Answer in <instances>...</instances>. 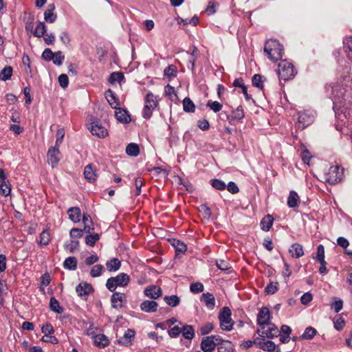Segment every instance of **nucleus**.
<instances>
[{"mask_svg":"<svg viewBox=\"0 0 352 352\" xmlns=\"http://www.w3.org/2000/svg\"><path fill=\"white\" fill-rule=\"evenodd\" d=\"M217 352H232L233 351V345L231 342H221L219 344H217Z\"/></svg>","mask_w":352,"mask_h":352,"instance_id":"33","label":"nucleus"},{"mask_svg":"<svg viewBox=\"0 0 352 352\" xmlns=\"http://www.w3.org/2000/svg\"><path fill=\"white\" fill-rule=\"evenodd\" d=\"M199 56V52L196 47H194L192 52L190 54V57L188 60V68H190L192 72L195 73V60Z\"/></svg>","mask_w":352,"mask_h":352,"instance_id":"30","label":"nucleus"},{"mask_svg":"<svg viewBox=\"0 0 352 352\" xmlns=\"http://www.w3.org/2000/svg\"><path fill=\"white\" fill-rule=\"evenodd\" d=\"M99 239L100 236L98 234H90L85 237V243L87 245L93 247Z\"/></svg>","mask_w":352,"mask_h":352,"instance_id":"49","label":"nucleus"},{"mask_svg":"<svg viewBox=\"0 0 352 352\" xmlns=\"http://www.w3.org/2000/svg\"><path fill=\"white\" fill-rule=\"evenodd\" d=\"M54 53L50 49L47 48L42 54V58L45 60L50 61L54 59Z\"/></svg>","mask_w":352,"mask_h":352,"instance_id":"56","label":"nucleus"},{"mask_svg":"<svg viewBox=\"0 0 352 352\" xmlns=\"http://www.w3.org/2000/svg\"><path fill=\"white\" fill-rule=\"evenodd\" d=\"M317 333V331L312 327H308L305 329L304 333L300 336V338L302 340H311L312 339Z\"/></svg>","mask_w":352,"mask_h":352,"instance_id":"40","label":"nucleus"},{"mask_svg":"<svg viewBox=\"0 0 352 352\" xmlns=\"http://www.w3.org/2000/svg\"><path fill=\"white\" fill-rule=\"evenodd\" d=\"M60 151L58 146L50 147L47 151V161L52 168H54L58 163Z\"/></svg>","mask_w":352,"mask_h":352,"instance_id":"12","label":"nucleus"},{"mask_svg":"<svg viewBox=\"0 0 352 352\" xmlns=\"http://www.w3.org/2000/svg\"><path fill=\"white\" fill-rule=\"evenodd\" d=\"M313 299V296L310 292L305 293L300 298V301L302 305L309 304Z\"/></svg>","mask_w":352,"mask_h":352,"instance_id":"62","label":"nucleus"},{"mask_svg":"<svg viewBox=\"0 0 352 352\" xmlns=\"http://www.w3.org/2000/svg\"><path fill=\"white\" fill-rule=\"evenodd\" d=\"M124 78V75L122 72H113L109 78L110 83H114L115 82H120Z\"/></svg>","mask_w":352,"mask_h":352,"instance_id":"52","label":"nucleus"},{"mask_svg":"<svg viewBox=\"0 0 352 352\" xmlns=\"http://www.w3.org/2000/svg\"><path fill=\"white\" fill-rule=\"evenodd\" d=\"M63 267L69 270H75L77 268V259L74 256L67 258L63 263Z\"/></svg>","mask_w":352,"mask_h":352,"instance_id":"32","label":"nucleus"},{"mask_svg":"<svg viewBox=\"0 0 352 352\" xmlns=\"http://www.w3.org/2000/svg\"><path fill=\"white\" fill-rule=\"evenodd\" d=\"M344 170L338 166H332L325 175V180L330 184H336L342 181Z\"/></svg>","mask_w":352,"mask_h":352,"instance_id":"6","label":"nucleus"},{"mask_svg":"<svg viewBox=\"0 0 352 352\" xmlns=\"http://www.w3.org/2000/svg\"><path fill=\"white\" fill-rule=\"evenodd\" d=\"M252 83L254 87L261 90L263 89V76L261 74H254L252 78Z\"/></svg>","mask_w":352,"mask_h":352,"instance_id":"44","label":"nucleus"},{"mask_svg":"<svg viewBox=\"0 0 352 352\" xmlns=\"http://www.w3.org/2000/svg\"><path fill=\"white\" fill-rule=\"evenodd\" d=\"M67 214L72 221L76 223L80 221L81 212L79 208L72 207L69 208Z\"/></svg>","mask_w":352,"mask_h":352,"instance_id":"24","label":"nucleus"},{"mask_svg":"<svg viewBox=\"0 0 352 352\" xmlns=\"http://www.w3.org/2000/svg\"><path fill=\"white\" fill-rule=\"evenodd\" d=\"M277 72L280 81L292 79L296 74L293 64L287 60H283L279 63Z\"/></svg>","mask_w":352,"mask_h":352,"instance_id":"3","label":"nucleus"},{"mask_svg":"<svg viewBox=\"0 0 352 352\" xmlns=\"http://www.w3.org/2000/svg\"><path fill=\"white\" fill-rule=\"evenodd\" d=\"M289 253L291 254L292 257L300 258L303 256L304 251L302 245L299 243L293 244L289 250Z\"/></svg>","mask_w":352,"mask_h":352,"instance_id":"25","label":"nucleus"},{"mask_svg":"<svg viewBox=\"0 0 352 352\" xmlns=\"http://www.w3.org/2000/svg\"><path fill=\"white\" fill-rule=\"evenodd\" d=\"M219 342H214L210 336L203 338L201 342V349L204 352H212Z\"/></svg>","mask_w":352,"mask_h":352,"instance_id":"15","label":"nucleus"},{"mask_svg":"<svg viewBox=\"0 0 352 352\" xmlns=\"http://www.w3.org/2000/svg\"><path fill=\"white\" fill-rule=\"evenodd\" d=\"M214 327L212 323L208 322L201 326L199 329L201 335H207L212 331Z\"/></svg>","mask_w":352,"mask_h":352,"instance_id":"54","label":"nucleus"},{"mask_svg":"<svg viewBox=\"0 0 352 352\" xmlns=\"http://www.w3.org/2000/svg\"><path fill=\"white\" fill-rule=\"evenodd\" d=\"M115 116L116 119L122 123H129L131 122V116L128 113V111L122 108L118 107L116 109Z\"/></svg>","mask_w":352,"mask_h":352,"instance_id":"16","label":"nucleus"},{"mask_svg":"<svg viewBox=\"0 0 352 352\" xmlns=\"http://www.w3.org/2000/svg\"><path fill=\"white\" fill-rule=\"evenodd\" d=\"M54 58L52 60L53 61L54 64L56 65H61L63 63V61L65 59V56L63 54V52L61 51H58L54 53Z\"/></svg>","mask_w":352,"mask_h":352,"instance_id":"53","label":"nucleus"},{"mask_svg":"<svg viewBox=\"0 0 352 352\" xmlns=\"http://www.w3.org/2000/svg\"><path fill=\"white\" fill-rule=\"evenodd\" d=\"M314 122V116L307 112H300L297 122L298 129H304Z\"/></svg>","mask_w":352,"mask_h":352,"instance_id":"8","label":"nucleus"},{"mask_svg":"<svg viewBox=\"0 0 352 352\" xmlns=\"http://www.w3.org/2000/svg\"><path fill=\"white\" fill-rule=\"evenodd\" d=\"M184 111L188 113H193L195 111V105L190 98L186 97L183 100Z\"/></svg>","mask_w":352,"mask_h":352,"instance_id":"36","label":"nucleus"},{"mask_svg":"<svg viewBox=\"0 0 352 352\" xmlns=\"http://www.w3.org/2000/svg\"><path fill=\"white\" fill-rule=\"evenodd\" d=\"M276 347V345L274 344V342L270 340H267L263 342L261 349L263 351H267L269 352H273L275 351Z\"/></svg>","mask_w":352,"mask_h":352,"instance_id":"51","label":"nucleus"},{"mask_svg":"<svg viewBox=\"0 0 352 352\" xmlns=\"http://www.w3.org/2000/svg\"><path fill=\"white\" fill-rule=\"evenodd\" d=\"M343 307V301L341 299L334 301L331 304V309L334 310L336 313H338Z\"/></svg>","mask_w":352,"mask_h":352,"instance_id":"63","label":"nucleus"},{"mask_svg":"<svg viewBox=\"0 0 352 352\" xmlns=\"http://www.w3.org/2000/svg\"><path fill=\"white\" fill-rule=\"evenodd\" d=\"M126 153L128 155L136 157L140 153L139 146L135 143H130L126 148Z\"/></svg>","mask_w":352,"mask_h":352,"instance_id":"35","label":"nucleus"},{"mask_svg":"<svg viewBox=\"0 0 352 352\" xmlns=\"http://www.w3.org/2000/svg\"><path fill=\"white\" fill-rule=\"evenodd\" d=\"M216 265L217 267L222 271H226L230 268V263L223 260H217Z\"/></svg>","mask_w":352,"mask_h":352,"instance_id":"58","label":"nucleus"},{"mask_svg":"<svg viewBox=\"0 0 352 352\" xmlns=\"http://www.w3.org/2000/svg\"><path fill=\"white\" fill-rule=\"evenodd\" d=\"M274 218L270 214L265 216L261 221V229L264 231H268L272 226Z\"/></svg>","mask_w":352,"mask_h":352,"instance_id":"27","label":"nucleus"},{"mask_svg":"<svg viewBox=\"0 0 352 352\" xmlns=\"http://www.w3.org/2000/svg\"><path fill=\"white\" fill-rule=\"evenodd\" d=\"M164 300L167 305L173 307L177 306L180 302V298L177 295L165 296Z\"/></svg>","mask_w":352,"mask_h":352,"instance_id":"39","label":"nucleus"},{"mask_svg":"<svg viewBox=\"0 0 352 352\" xmlns=\"http://www.w3.org/2000/svg\"><path fill=\"white\" fill-rule=\"evenodd\" d=\"M85 178L89 182H94L96 180L97 175L96 169L94 168L92 164H88L85 166L84 170Z\"/></svg>","mask_w":352,"mask_h":352,"instance_id":"19","label":"nucleus"},{"mask_svg":"<svg viewBox=\"0 0 352 352\" xmlns=\"http://www.w3.org/2000/svg\"><path fill=\"white\" fill-rule=\"evenodd\" d=\"M58 82L62 88H66L69 84L68 76L66 74H60L58 77Z\"/></svg>","mask_w":352,"mask_h":352,"instance_id":"59","label":"nucleus"},{"mask_svg":"<svg viewBox=\"0 0 352 352\" xmlns=\"http://www.w3.org/2000/svg\"><path fill=\"white\" fill-rule=\"evenodd\" d=\"M183 336L187 340H192L195 337V331L191 325L186 324L182 329Z\"/></svg>","mask_w":352,"mask_h":352,"instance_id":"31","label":"nucleus"},{"mask_svg":"<svg viewBox=\"0 0 352 352\" xmlns=\"http://www.w3.org/2000/svg\"><path fill=\"white\" fill-rule=\"evenodd\" d=\"M267 325L269 326L268 329L266 331H263L262 334L265 335L268 338H274L280 336V331L274 324L270 322Z\"/></svg>","mask_w":352,"mask_h":352,"instance_id":"20","label":"nucleus"},{"mask_svg":"<svg viewBox=\"0 0 352 352\" xmlns=\"http://www.w3.org/2000/svg\"><path fill=\"white\" fill-rule=\"evenodd\" d=\"M244 111L241 106H239L236 109L233 110L232 114L228 116V120H241L244 118Z\"/></svg>","mask_w":352,"mask_h":352,"instance_id":"34","label":"nucleus"},{"mask_svg":"<svg viewBox=\"0 0 352 352\" xmlns=\"http://www.w3.org/2000/svg\"><path fill=\"white\" fill-rule=\"evenodd\" d=\"M65 136V130L63 129H59L56 131V140L55 143V146L59 147L60 144L63 142V138Z\"/></svg>","mask_w":352,"mask_h":352,"instance_id":"57","label":"nucleus"},{"mask_svg":"<svg viewBox=\"0 0 352 352\" xmlns=\"http://www.w3.org/2000/svg\"><path fill=\"white\" fill-rule=\"evenodd\" d=\"M104 270L103 265L98 264L92 267L90 271V276L93 278L98 277L102 274Z\"/></svg>","mask_w":352,"mask_h":352,"instance_id":"46","label":"nucleus"},{"mask_svg":"<svg viewBox=\"0 0 352 352\" xmlns=\"http://www.w3.org/2000/svg\"><path fill=\"white\" fill-rule=\"evenodd\" d=\"M76 292L80 297L86 300L89 294L94 292V288L91 284L82 282L76 286Z\"/></svg>","mask_w":352,"mask_h":352,"instance_id":"10","label":"nucleus"},{"mask_svg":"<svg viewBox=\"0 0 352 352\" xmlns=\"http://www.w3.org/2000/svg\"><path fill=\"white\" fill-rule=\"evenodd\" d=\"M157 307V302L154 300H144L140 305L141 309L147 313L155 312Z\"/></svg>","mask_w":352,"mask_h":352,"instance_id":"18","label":"nucleus"},{"mask_svg":"<svg viewBox=\"0 0 352 352\" xmlns=\"http://www.w3.org/2000/svg\"><path fill=\"white\" fill-rule=\"evenodd\" d=\"M134 337L135 331L129 329L125 331L124 336L118 340V342L119 344L127 346L131 343Z\"/></svg>","mask_w":352,"mask_h":352,"instance_id":"21","label":"nucleus"},{"mask_svg":"<svg viewBox=\"0 0 352 352\" xmlns=\"http://www.w3.org/2000/svg\"><path fill=\"white\" fill-rule=\"evenodd\" d=\"M12 71L11 66L5 67L0 72V80L3 81L9 80L12 75Z\"/></svg>","mask_w":352,"mask_h":352,"instance_id":"41","label":"nucleus"},{"mask_svg":"<svg viewBox=\"0 0 352 352\" xmlns=\"http://www.w3.org/2000/svg\"><path fill=\"white\" fill-rule=\"evenodd\" d=\"M341 83L342 87L338 89L336 87L333 88V91H337V96L338 98H341L340 102H343V105H345L346 102H350L352 98V78L350 76H345Z\"/></svg>","mask_w":352,"mask_h":352,"instance_id":"2","label":"nucleus"},{"mask_svg":"<svg viewBox=\"0 0 352 352\" xmlns=\"http://www.w3.org/2000/svg\"><path fill=\"white\" fill-rule=\"evenodd\" d=\"M143 184H144V182H143V179L142 177H137L135 179L134 184H135V188H136V193H135L136 196L140 195L141 194V192H142L141 188L143 186Z\"/></svg>","mask_w":352,"mask_h":352,"instance_id":"60","label":"nucleus"},{"mask_svg":"<svg viewBox=\"0 0 352 352\" xmlns=\"http://www.w3.org/2000/svg\"><path fill=\"white\" fill-rule=\"evenodd\" d=\"M50 308L52 311L57 314L63 312V308L60 306L59 302L54 297L50 298Z\"/></svg>","mask_w":352,"mask_h":352,"instance_id":"37","label":"nucleus"},{"mask_svg":"<svg viewBox=\"0 0 352 352\" xmlns=\"http://www.w3.org/2000/svg\"><path fill=\"white\" fill-rule=\"evenodd\" d=\"M54 331L52 325L50 323H47L42 327V332L45 334L44 336L47 337V335H51Z\"/></svg>","mask_w":352,"mask_h":352,"instance_id":"64","label":"nucleus"},{"mask_svg":"<svg viewBox=\"0 0 352 352\" xmlns=\"http://www.w3.org/2000/svg\"><path fill=\"white\" fill-rule=\"evenodd\" d=\"M200 300L204 302L205 305L210 309L215 306V298L212 294L207 292L202 294Z\"/></svg>","mask_w":352,"mask_h":352,"instance_id":"17","label":"nucleus"},{"mask_svg":"<svg viewBox=\"0 0 352 352\" xmlns=\"http://www.w3.org/2000/svg\"><path fill=\"white\" fill-rule=\"evenodd\" d=\"M277 290L278 283H274L272 282L269 283L265 289V291L267 294H274V293H276V292H277Z\"/></svg>","mask_w":352,"mask_h":352,"instance_id":"55","label":"nucleus"},{"mask_svg":"<svg viewBox=\"0 0 352 352\" xmlns=\"http://www.w3.org/2000/svg\"><path fill=\"white\" fill-rule=\"evenodd\" d=\"M94 338L95 344L99 347L104 348L109 343V339L104 334L96 335Z\"/></svg>","mask_w":352,"mask_h":352,"instance_id":"28","label":"nucleus"},{"mask_svg":"<svg viewBox=\"0 0 352 352\" xmlns=\"http://www.w3.org/2000/svg\"><path fill=\"white\" fill-rule=\"evenodd\" d=\"M270 318L271 313L270 309L266 307H263L258 311L257 324L263 329L265 328L264 325L270 324Z\"/></svg>","mask_w":352,"mask_h":352,"instance_id":"9","label":"nucleus"},{"mask_svg":"<svg viewBox=\"0 0 352 352\" xmlns=\"http://www.w3.org/2000/svg\"><path fill=\"white\" fill-rule=\"evenodd\" d=\"M158 102L155 96L151 92H148L145 97L144 107L142 111V116L144 118L148 119L153 114V111L157 106Z\"/></svg>","mask_w":352,"mask_h":352,"instance_id":"5","label":"nucleus"},{"mask_svg":"<svg viewBox=\"0 0 352 352\" xmlns=\"http://www.w3.org/2000/svg\"><path fill=\"white\" fill-rule=\"evenodd\" d=\"M111 305L115 309H120L124 307L123 302H126V296L123 293L114 292L111 297Z\"/></svg>","mask_w":352,"mask_h":352,"instance_id":"13","label":"nucleus"},{"mask_svg":"<svg viewBox=\"0 0 352 352\" xmlns=\"http://www.w3.org/2000/svg\"><path fill=\"white\" fill-rule=\"evenodd\" d=\"M106 267L109 272H116L121 267V261L117 258H113L107 261Z\"/></svg>","mask_w":352,"mask_h":352,"instance_id":"26","label":"nucleus"},{"mask_svg":"<svg viewBox=\"0 0 352 352\" xmlns=\"http://www.w3.org/2000/svg\"><path fill=\"white\" fill-rule=\"evenodd\" d=\"M54 9V4L52 3L48 5L47 9L45 10L44 13V19L47 22L54 23L56 21L57 16L53 12Z\"/></svg>","mask_w":352,"mask_h":352,"instance_id":"22","label":"nucleus"},{"mask_svg":"<svg viewBox=\"0 0 352 352\" xmlns=\"http://www.w3.org/2000/svg\"><path fill=\"white\" fill-rule=\"evenodd\" d=\"M90 131L93 135L98 138H104L108 135V131L105 127L96 121L91 123Z\"/></svg>","mask_w":352,"mask_h":352,"instance_id":"11","label":"nucleus"},{"mask_svg":"<svg viewBox=\"0 0 352 352\" xmlns=\"http://www.w3.org/2000/svg\"><path fill=\"white\" fill-rule=\"evenodd\" d=\"M172 245L175 249L176 256L179 253H184L187 250V245L179 240L173 239Z\"/></svg>","mask_w":352,"mask_h":352,"instance_id":"38","label":"nucleus"},{"mask_svg":"<svg viewBox=\"0 0 352 352\" xmlns=\"http://www.w3.org/2000/svg\"><path fill=\"white\" fill-rule=\"evenodd\" d=\"M204 287L201 283L197 282L190 284V290L191 292L198 294L204 291Z\"/></svg>","mask_w":352,"mask_h":352,"instance_id":"50","label":"nucleus"},{"mask_svg":"<svg viewBox=\"0 0 352 352\" xmlns=\"http://www.w3.org/2000/svg\"><path fill=\"white\" fill-rule=\"evenodd\" d=\"M0 191L1 194L4 196H8L10 195L11 191L10 185L8 182V181L4 180V182L3 181L0 182Z\"/></svg>","mask_w":352,"mask_h":352,"instance_id":"45","label":"nucleus"},{"mask_svg":"<svg viewBox=\"0 0 352 352\" xmlns=\"http://www.w3.org/2000/svg\"><path fill=\"white\" fill-rule=\"evenodd\" d=\"M210 184L213 188L217 190H223L226 188V184L223 181L218 179H213L210 180Z\"/></svg>","mask_w":352,"mask_h":352,"instance_id":"48","label":"nucleus"},{"mask_svg":"<svg viewBox=\"0 0 352 352\" xmlns=\"http://www.w3.org/2000/svg\"><path fill=\"white\" fill-rule=\"evenodd\" d=\"M316 259L318 261L324 262V248L322 245H319L317 248V256Z\"/></svg>","mask_w":352,"mask_h":352,"instance_id":"61","label":"nucleus"},{"mask_svg":"<svg viewBox=\"0 0 352 352\" xmlns=\"http://www.w3.org/2000/svg\"><path fill=\"white\" fill-rule=\"evenodd\" d=\"M206 107H209L214 113H217V112L220 111L223 107L222 104L220 102H219L218 101H212V100H209L207 102Z\"/></svg>","mask_w":352,"mask_h":352,"instance_id":"47","label":"nucleus"},{"mask_svg":"<svg viewBox=\"0 0 352 352\" xmlns=\"http://www.w3.org/2000/svg\"><path fill=\"white\" fill-rule=\"evenodd\" d=\"M144 295L151 299H157L162 294V289L156 285H150L144 289Z\"/></svg>","mask_w":352,"mask_h":352,"instance_id":"14","label":"nucleus"},{"mask_svg":"<svg viewBox=\"0 0 352 352\" xmlns=\"http://www.w3.org/2000/svg\"><path fill=\"white\" fill-rule=\"evenodd\" d=\"M105 97L110 106L113 109H117V107L119 105V102L113 91L111 89H108L105 93Z\"/></svg>","mask_w":352,"mask_h":352,"instance_id":"23","label":"nucleus"},{"mask_svg":"<svg viewBox=\"0 0 352 352\" xmlns=\"http://www.w3.org/2000/svg\"><path fill=\"white\" fill-rule=\"evenodd\" d=\"M130 281V277L125 273H120L115 277L107 279L106 287L110 292H114L117 287H125Z\"/></svg>","mask_w":352,"mask_h":352,"instance_id":"4","label":"nucleus"},{"mask_svg":"<svg viewBox=\"0 0 352 352\" xmlns=\"http://www.w3.org/2000/svg\"><path fill=\"white\" fill-rule=\"evenodd\" d=\"M220 327L224 331H230L232 329L233 322L231 318V310L228 307H224L219 314Z\"/></svg>","mask_w":352,"mask_h":352,"instance_id":"7","label":"nucleus"},{"mask_svg":"<svg viewBox=\"0 0 352 352\" xmlns=\"http://www.w3.org/2000/svg\"><path fill=\"white\" fill-rule=\"evenodd\" d=\"M299 196L296 192L292 190L287 198V205L289 208H295L298 206L299 202Z\"/></svg>","mask_w":352,"mask_h":352,"instance_id":"29","label":"nucleus"},{"mask_svg":"<svg viewBox=\"0 0 352 352\" xmlns=\"http://www.w3.org/2000/svg\"><path fill=\"white\" fill-rule=\"evenodd\" d=\"M264 52L270 60L276 62L283 57V47L277 40L270 39L265 43Z\"/></svg>","mask_w":352,"mask_h":352,"instance_id":"1","label":"nucleus"},{"mask_svg":"<svg viewBox=\"0 0 352 352\" xmlns=\"http://www.w3.org/2000/svg\"><path fill=\"white\" fill-rule=\"evenodd\" d=\"M46 25L44 22H39L33 32V34L36 37H42L46 33Z\"/></svg>","mask_w":352,"mask_h":352,"instance_id":"42","label":"nucleus"},{"mask_svg":"<svg viewBox=\"0 0 352 352\" xmlns=\"http://www.w3.org/2000/svg\"><path fill=\"white\" fill-rule=\"evenodd\" d=\"M50 234L49 231L45 229L40 234L39 236V244L41 245H47L50 242Z\"/></svg>","mask_w":352,"mask_h":352,"instance_id":"43","label":"nucleus"}]
</instances>
